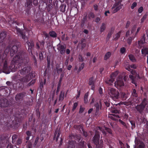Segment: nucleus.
Here are the masks:
<instances>
[{
    "label": "nucleus",
    "instance_id": "f257e3e1",
    "mask_svg": "<svg viewBox=\"0 0 148 148\" xmlns=\"http://www.w3.org/2000/svg\"><path fill=\"white\" fill-rule=\"evenodd\" d=\"M5 44L3 43L1 45V52H0V66H3V71L4 73L9 74L10 71L12 70L14 71L18 68L21 65L19 63L20 57L24 56V58L22 60L23 61V64H24L27 63L28 59L27 57V53L23 51H21L16 53L15 56L14 57L11 61L10 64L9 66H8V63L9 62L8 57L7 56L10 51V55L11 56H13L15 53L18 51V47L20 45H18V46L13 45L11 47L10 45L7 46L5 49Z\"/></svg>",
    "mask_w": 148,
    "mask_h": 148
},
{
    "label": "nucleus",
    "instance_id": "f03ea898",
    "mask_svg": "<svg viewBox=\"0 0 148 148\" xmlns=\"http://www.w3.org/2000/svg\"><path fill=\"white\" fill-rule=\"evenodd\" d=\"M27 57L28 59V61L27 63L25 64H23V60H23V58H24V57L23 56L22 57H22H20V60H20L19 63H20L21 64V65L18 68H17V69H15V70L14 71H13L12 70H11L10 71V72H15L18 69L21 68V69L19 70V71L20 73L21 74V75H24L29 73L31 70V68L30 66H27V65L28 64V63H29V59L28 56V55L27 53Z\"/></svg>",
    "mask_w": 148,
    "mask_h": 148
},
{
    "label": "nucleus",
    "instance_id": "7ed1b4c3",
    "mask_svg": "<svg viewBox=\"0 0 148 148\" xmlns=\"http://www.w3.org/2000/svg\"><path fill=\"white\" fill-rule=\"evenodd\" d=\"M10 136L8 134H3L0 135V147H4L5 145V143L9 142V138Z\"/></svg>",
    "mask_w": 148,
    "mask_h": 148
},
{
    "label": "nucleus",
    "instance_id": "20e7f679",
    "mask_svg": "<svg viewBox=\"0 0 148 148\" xmlns=\"http://www.w3.org/2000/svg\"><path fill=\"white\" fill-rule=\"evenodd\" d=\"M28 46V51L29 53L32 55L33 60L34 61V64L35 66L37 65V60L35 56L34 55L32 51V49L34 46V42L32 40H30V41H27L26 42Z\"/></svg>",
    "mask_w": 148,
    "mask_h": 148
},
{
    "label": "nucleus",
    "instance_id": "39448f33",
    "mask_svg": "<svg viewBox=\"0 0 148 148\" xmlns=\"http://www.w3.org/2000/svg\"><path fill=\"white\" fill-rule=\"evenodd\" d=\"M108 93L111 97L113 98V99H118L119 95V93L118 90L109 87L108 88Z\"/></svg>",
    "mask_w": 148,
    "mask_h": 148
},
{
    "label": "nucleus",
    "instance_id": "423d86ee",
    "mask_svg": "<svg viewBox=\"0 0 148 148\" xmlns=\"http://www.w3.org/2000/svg\"><path fill=\"white\" fill-rule=\"evenodd\" d=\"M123 5L121 4V3L120 1L115 2L113 5L111 9L113 10L112 11V14L115 13L120 10L121 9L123 6Z\"/></svg>",
    "mask_w": 148,
    "mask_h": 148
},
{
    "label": "nucleus",
    "instance_id": "0eeeda50",
    "mask_svg": "<svg viewBox=\"0 0 148 148\" xmlns=\"http://www.w3.org/2000/svg\"><path fill=\"white\" fill-rule=\"evenodd\" d=\"M11 105V103L5 98L0 99V107H6L10 106Z\"/></svg>",
    "mask_w": 148,
    "mask_h": 148
},
{
    "label": "nucleus",
    "instance_id": "6e6552de",
    "mask_svg": "<svg viewBox=\"0 0 148 148\" xmlns=\"http://www.w3.org/2000/svg\"><path fill=\"white\" fill-rule=\"evenodd\" d=\"M26 92H22L17 93L15 96V100L17 102H21L24 99V98L25 96Z\"/></svg>",
    "mask_w": 148,
    "mask_h": 148
},
{
    "label": "nucleus",
    "instance_id": "1a4fd4ad",
    "mask_svg": "<svg viewBox=\"0 0 148 148\" xmlns=\"http://www.w3.org/2000/svg\"><path fill=\"white\" fill-rule=\"evenodd\" d=\"M95 134L93 137L92 140L94 143L96 145V147L97 145L99 143L100 140V133L97 130H95Z\"/></svg>",
    "mask_w": 148,
    "mask_h": 148
},
{
    "label": "nucleus",
    "instance_id": "9d476101",
    "mask_svg": "<svg viewBox=\"0 0 148 148\" xmlns=\"http://www.w3.org/2000/svg\"><path fill=\"white\" fill-rule=\"evenodd\" d=\"M15 28L17 31L18 34L24 40H26V38L27 39V38L26 36L25 33L23 31V30H21L20 28H18L17 26L15 25V27L14 26Z\"/></svg>",
    "mask_w": 148,
    "mask_h": 148
},
{
    "label": "nucleus",
    "instance_id": "9b49d317",
    "mask_svg": "<svg viewBox=\"0 0 148 148\" xmlns=\"http://www.w3.org/2000/svg\"><path fill=\"white\" fill-rule=\"evenodd\" d=\"M145 106L140 104H138L135 107V108L137 111L141 114H143L144 113Z\"/></svg>",
    "mask_w": 148,
    "mask_h": 148
},
{
    "label": "nucleus",
    "instance_id": "f8f14e48",
    "mask_svg": "<svg viewBox=\"0 0 148 148\" xmlns=\"http://www.w3.org/2000/svg\"><path fill=\"white\" fill-rule=\"evenodd\" d=\"M57 49L61 54L63 55L65 52L66 47L65 46L59 44L57 45Z\"/></svg>",
    "mask_w": 148,
    "mask_h": 148
},
{
    "label": "nucleus",
    "instance_id": "ddd939ff",
    "mask_svg": "<svg viewBox=\"0 0 148 148\" xmlns=\"http://www.w3.org/2000/svg\"><path fill=\"white\" fill-rule=\"evenodd\" d=\"M25 6L26 8L27 11L29 12L32 6V0H27Z\"/></svg>",
    "mask_w": 148,
    "mask_h": 148
},
{
    "label": "nucleus",
    "instance_id": "4468645a",
    "mask_svg": "<svg viewBox=\"0 0 148 148\" xmlns=\"http://www.w3.org/2000/svg\"><path fill=\"white\" fill-rule=\"evenodd\" d=\"M124 85L123 81L122 79L119 80L115 83V86L118 88L119 87L124 86Z\"/></svg>",
    "mask_w": 148,
    "mask_h": 148
},
{
    "label": "nucleus",
    "instance_id": "2eb2a0df",
    "mask_svg": "<svg viewBox=\"0 0 148 148\" xmlns=\"http://www.w3.org/2000/svg\"><path fill=\"white\" fill-rule=\"evenodd\" d=\"M13 78L15 81H17L19 80L20 81L21 77L20 75L18 73H17L14 74L13 76Z\"/></svg>",
    "mask_w": 148,
    "mask_h": 148
},
{
    "label": "nucleus",
    "instance_id": "dca6fc26",
    "mask_svg": "<svg viewBox=\"0 0 148 148\" xmlns=\"http://www.w3.org/2000/svg\"><path fill=\"white\" fill-rule=\"evenodd\" d=\"M114 79L113 77H111L110 76V78H108L106 80L105 82L107 84L109 85H112V83L114 82Z\"/></svg>",
    "mask_w": 148,
    "mask_h": 148
},
{
    "label": "nucleus",
    "instance_id": "f3484780",
    "mask_svg": "<svg viewBox=\"0 0 148 148\" xmlns=\"http://www.w3.org/2000/svg\"><path fill=\"white\" fill-rule=\"evenodd\" d=\"M64 91H61L59 95L58 100L59 101H62L64 99Z\"/></svg>",
    "mask_w": 148,
    "mask_h": 148
},
{
    "label": "nucleus",
    "instance_id": "a211bd4d",
    "mask_svg": "<svg viewBox=\"0 0 148 148\" xmlns=\"http://www.w3.org/2000/svg\"><path fill=\"white\" fill-rule=\"evenodd\" d=\"M74 127L77 130H78L81 132V130L82 131L84 130L83 125L81 124L79 125H76L74 126Z\"/></svg>",
    "mask_w": 148,
    "mask_h": 148
},
{
    "label": "nucleus",
    "instance_id": "6ab92c4d",
    "mask_svg": "<svg viewBox=\"0 0 148 148\" xmlns=\"http://www.w3.org/2000/svg\"><path fill=\"white\" fill-rule=\"evenodd\" d=\"M12 110H11L10 112V113H9L8 112V111H9L8 110H6L5 111V113L6 115H4L3 116V118L4 119V117H5V119H6L10 116V114H11V112H12ZM3 122H5L4 120H3Z\"/></svg>",
    "mask_w": 148,
    "mask_h": 148
},
{
    "label": "nucleus",
    "instance_id": "aec40b11",
    "mask_svg": "<svg viewBox=\"0 0 148 148\" xmlns=\"http://www.w3.org/2000/svg\"><path fill=\"white\" fill-rule=\"evenodd\" d=\"M49 36L52 38H56L57 36L56 33L54 31H51L49 32Z\"/></svg>",
    "mask_w": 148,
    "mask_h": 148
},
{
    "label": "nucleus",
    "instance_id": "412c9836",
    "mask_svg": "<svg viewBox=\"0 0 148 148\" xmlns=\"http://www.w3.org/2000/svg\"><path fill=\"white\" fill-rule=\"evenodd\" d=\"M29 81V80L28 77V76H26L23 77H21L20 82H28Z\"/></svg>",
    "mask_w": 148,
    "mask_h": 148
},
{
    "label": "nucleus",
    "instance_id": "4be33fe9",
    "mask_svg": "<svg viewBox=\"0 0 148 148\" xmlns=\"http://www.w3.org/2000/svg\"><path fill=\"white\" fill-rule=\"evenodd\" d=\"M95 106L96 108V110H99L100 109H101L102 105L100 102L99 105V103L98 102H97L95 104Z\"/></svg>",
    "mask_w": 148,
    "mask_h": 148
},
{
    "label": "nucleus",
    "instance_id": "5701e85b",
    "mask_svg": "<svg viewBox=\"0 0 148 148\" xmlns=\"http://www.w3.org/2000/svg\"><path fill=\"white\" fill-rule=\"evenodd\" d=\"M141 52L142 54L145 56L148 54V48L143 47L141 50Z\"/></svg>",
    "mask_w": 148,
    "mask_h": 148
},
{
    "label": "nucleus",
    "instance_id": "b1692460",
    "mask_svg": "<svg viewBox=\"0 0 148 148\" xmlns=\"http://www.w3.org/2000/svg\"><path fill=\"white\" fill-rule=\"evenodd\" d=\"M135 37L130 36L127 40V42L129 45H130L131 44L132 40L134 39Z\"/></svg>",
    "mask_w": 148,
    "mask_h": 148
},
{
    "label": "nucleus",
    "instance_id": "393cba45",
    "mask_svg": "<svg viewBox=\"0 0 148 148\" xmlns=\"http://www.w3.org/2000/svg\"><path fill=\"white\" fill-rule=\"evenodd\" d=\"M132 95L134 97H137L138 96V94L136 90L135 89H133L132 90Z\"/></svg>",
    "mask_w": 148,
    "mask_h": 148
},
{
    "label": "nucleus",
    "instance_id": "a878e982",
    "mask_svg": "<svg viewBox=\"0 0 148 148\" xmlns=\"http://www.w3.org/2000/svg\"><path fill=\"white\" fill-rule=\"evenodd\" d=\"M103 141L101 139L100 142L99 141V144L97 145L96 148H103Z\"/></svg>",
    "mask_w": 148,
    "mask_h": 148
},
{
    "label": "nucleus",
    "instance_id": "bb28decb",
    "mask_svg": "<svg viewBox=\"0 0 148 148\" xmlns=\"http://www.w3.org/2000/svg\"><path fill=\"white\" fill-rule=\"evenodd\" d=\"M106 28V25L104 23H102L100 28V32L102 33L104 31Z\"/></svg>",
    "mask_w": 148,
    "mask_h": 148
},
{
    "label": "nucleus",
    "instance_id": "cd10ccee",
    "mask_svg": "<svg viewBox=\"0 0 148 148\" xmlns=\"http://www.w3.org/2000/svg\"><path fill=\"white\" fill-rule=\"evenodd\" d=\"M88 92H87L86 93L84 97V101L85 103H86L88 102Z\"/></svg>",
    "mask_w": 148,
    "mask_h": 148
},
{
    "label": "nucleus",
    "instance_id": "c85d7f7f",
    "mask_svg": "<svg viewBox=\"0 0 148 148\" xmlns=\"http://www.w3.org/2000/svg\"><path fill=\"white\" fill-rule=\"evenodd\" d=\"M128 57L130 60L132 62H135L136 61V60L132 54H130L128 56Z\"/></svg>",
    "mask_w": 148,
    "mask_h": 148
},
{
    "label": "nucleus",
    "instance_id": "c756f323",
    "mask_svg": "<svg viewBox=\"0 0 148 148\" xmlns=\"http://www.w3.org/2000/svg\"><path fill=\"white\" fill-rule=\"evenodd\" d=\"M18 136L16 134H14L12 137V143L14 144L15 143L16 141L17 140Z\"/></svg>",
    "mask_w": 148,
    "mask_h": 148
},
{
    "label": "nucleus",
    "instance_id": "7c9ffc66",
    "mask_svg": "<svg viewBox=\"0 0 148 148\" xmlns=\"http://www.w3.org/2000/svg\"><path fill=\"white\" fill-rule=\"evenodd\" d=\"M23 140L21 138H18V140L16 141L15 143H14V145H21L22 142Z\"/></svg>",
    "mask_w": 148,
    "mask_h": 148
},
{
    "label": "nucleus",
    "instance_id": "2f4dec72",
    "mask_svg": "<svg viewBox=\"0 0 148 148\" xmlns=\"http://www.w3.org/2000/svg\"><path fill=\"white\" fill-rule=\"evenodd\" d=\"M75 144L73 142H70L69 143L68 148H75Z\"/></svg>",
    "mask_w": 148,
    "mask_h": 148
},
{
    "label": "nucleus",
    "instance_id": "473e14b6",
    "mask_svg": "<svg viewBox=\"0 0 148 148\" xmlns=\"http://www.w3.org/2000/svg\"><path fill=\"white\" fill-rule=\"evenodd\" d=\"M129 121L132 125L131 129L133 130L135 128V122L134 121L129 120Z\"/></svg>",
    "mask_w": 148,
    "mask_h": 148
},
{
    "label": "nucleus",
    "instance_id": "72a5a7b5",
    "mask_svg": "<svg viewBox=\"0 0 148 148\" xmlns=\"http://www.w3.org/2000/svg\"><path fill=\"white\" fill-rule=\"evenodd\" d=\"M111 55V53L110 52H107L105 55L104 59L105 60H107L110 57Z\"/></svg>",
    "mask_w": 148,
    "mask_h": 148
},
{
    "label": "nucleus",
    "instance_id": "f704fd0d",
    "mask_svg": "<svg viewBox=\"0 0 148 148\" xmlns=\"http://www.w3.org/2000/svg\"><path fill=\"white\" fill-rule=\"evenodd\" d=\"M147 99L145 98H144L143 100L141 103L140 104H142V105L144 106L145 107L147 105Z\"/></svg>",
    "mask_w": 148,
    "mask_h": 148
},
{
    "label": "nucleus",
    "instance_id": "c9c22d12",
    "mask_svg": "<svg viewBox=\"0 0 148 148\" xmlns=\"http://www.w3.org/2000/svg\"><path fill=\"white\" fill-rule=\"evenodd\" d=\"M20 125V124L17 121H15V122H13V125L12 127H13V128L16 129L18 128Z\"/></svg>",
    "mask_w": 148,
    "mask_h": 148
},
{
    "label": "nucleus",
    "instance_id": "e433bc0d",
    "mask_svg": "<svg viewBox=\"0 0 148 148\" xmlns=\"http://www.w3.org/2000/svg\"><path fill=\"white\" fill-rule=\"evenodd\" d=\"M115 117L119 118V116L118 115L114 114H112L111 116H110V118L111 119L114 121H116V119Z\"/></svg>",
    "mask_w": 148,
    "mask_h": 148
},
{
    "label": "nucleus",
    "instance_id": "4c0bfd02",
    "mask_svg": "<svg viewBox=\"0 0 148 148\" xmlns=\"http://www.w3.org/2000/svg\"><path fill=\"white\" fill-rule=\"evenodd\" d=\"M95 17V15L94 13L92 12H90L88 15V17L90 19L91 18H93Z\"/></svg>",
    "mask_w": 148,
    "mask_h": 148
},
{
    "label": "nucleus",
    "instance_id": "58836bf2",
    "mask_svg": "<svg viewBox=\"0 0 148 148\" xmlns=\"http://www.w3.org/2000/svg\"><path fill=\"white\" fill-rule=\"evenodd\" d=\"M119 72L118 71H116L115 72L112 73L111 75V77H113L114 79L115 77L118 75Z\"/></svg>",
    "mask_w": 148,
    "mask_h": 148
},
{
    "label": "nucleus",
    "instance_id": "ea45409f",
    "mask_svg": "<svg viewBox=\"0 0 148 148\" xmlns=\"http://www.w3.org/2000/svg\"><path fill=\"white\" fill-rule=\"evenodd\" d=\"M111 112L112 113L115 114H119L120 112V110L119 109H116L115 108H114L111 110Z\"/></svg>",
    "mask_w": 148,
    "mask_h": 148
},
{
    "label": "nucleus",
    "instance_id": "a19ab883",
    "mask_svg": "<svg viewBox=\"0 0 148 148\" xmlns=\"http://www.w3.org/2000/svg\"><path fill=\"white\" fill-rule=\"evenodd\" d=\"M121 32L122 31H120L115 35V37L114 38L115 40H117L120 37Z\"/></svg>",
    "mask_w": 148,
    "mask_h": 148
},
{
    "label": "nucleus",
    "instance_id": "79ce46f5",
    "mask_svg": "<svg viewBox=\"0 0 148 148\" xmlns=\"http://www.w3.org/2000/svg\"><path fill=\"white\" fill-rule=\"evenodd\" d=\"M78 60L79 62H82L84 60V58L81 54H79L78 55Z\"/></svg>",
    "mask_w": 148,
    "mask_h": 148
},
{
    "label": "nucleus",
    "instance_id": "37998d69",
    "mask_svg": "<svg viewBox=\"0 0 148 148\" xmlns=\"http://www.w3.org/2000/svg\"><path fill=\"white\" fill-rule=\"evenodd\" d=\"M84 63H83L82 64H81L79 66V69L77 70V72L78 73L80 72V71L84 68Z\"/></svg>",
    "mask_w": 148,
    "mask_h": 148
},
{
    "label": "nucleus",
    "instance_id": "c03bdc74",
    "mask_svg": "<svg viewBox=\"0 0 148 148\" xmlns=\"http://www.w3.org/2000/svg\"><path fill=\"white\" fill-rule=\"evenodd\" d=\"M119 122L121 124L123 125V126L125 127L126 128H127V126L125 122L123 121L120 119L119 120Z\"/></svg>",
    "mask_w": 148,
    "mask_h": 148
},
{
    "label": "nucleus",
    "instance_id": "a18cd8bd",
    "mask_svg": "<svg viewBox=\"0 0 148 148\" xmlns=\"http://www.w3.org/2000/svg\"><path fill=\"white\" fill-rule=\"evenodd\" d=\"M105 130H106L107 132H108L109 134H111V135H112V130L110 129L107 127H105Z\"/></svg>",
    "mask_w": 148,
    "mask_h": 148
},
{
    "label": "nucleus",
    "instance_id": "49530a36",
    "mask_svg": "<svg viewBox=\"0 0 148 148\" xmlns=\"http://www.w3.org/2000/svg\"><path fill=\"white\" fill-rule=\"evenodd\" d=\"M120 52L121 54H124L126 52V49L124 47L121 48L120 49Z\"/></svg>",
    "mask_w": 148,
    "mask_h": 148
},
{
    "label": "nucleus",
    "instance_id": "de8ad7c7",
    "mask_svg": "<svg viewBox=\"0 0 148 148\" xmlns=\"http://www.w3.org/2000/svg\"><path fill=\"white\" fill-rule=\"evenodd\" d=\"M121 97L123 100H125L127 98V95L124 93H122L121 94Z\"/></svg>",
    "mask_w": 148,
    "mask_h": 148
},
{
    "label": "nucleus",
    "instance_id": "09e8293b",
    "mask_svg": "<svg viewBox=\"0 0 148 148\" xmlns=\"http://www.w3.org/2000/svg\"><path fill=\"white\" fill-rule=\"evenodd\" d=\"M94 84V82L93 81V78L91 77L90 78L89 80V84L91 85Z\"/></svg>",
    "mask_w": 148,
    "mask_h": 148
},
{
    "label": "nucleus",
    "instance_id": "8fccbe9b",
    "mask_svg": "<svg viewBox=\"0 0 148 148\" xmlns=\"http://www.w3.org/2000/svg\"><path fill=\"white\" fill-rule=\"evenodd\" d=\"M103 101L105 105L107 107H109L110 106V103L109 101L104 100Z\"/></svg>",
    "mask_w": 148,
    "mask_h": 148
},
{
    "label": "nucleus",
    "instance_id": "3c124183",
    "mask_svg": "<svg viewBox=\"0 0 148 148\" xmlns=\"http://www.w3.org/2000/svg\"><path fill=\"white\" fill-rule=\"evenodd\" d=\"M78 105V103L77 102H75L74 103L73 108L72 109V111H74L75 110L77 106Z\"/></svg>",
    "mask_w": 148,
    "mask_h": 148
},
{
    "label": "nucleus",
    "instance_id": "603ef678",
    "mask_svg": "<svg viewBox=\"0 0 148 148\" xmlns=\"http://www.w3.org/2000/svg\"><path fill=\"white\" fill-rule=\"evenodd\" d=\"M80 42H81L80 43L82 44L81 46V49H82L85 47H86V44L85 43H83V41L82 40H81Z\"/></svg>",
    "mask_w": 148,
    "mask_h": 148
},
{
    "label": "nucleus",
    "instance_id": "864d4df0",
    "mask_svg": "<svg viewBox=\"0 0 148 148\" xmlns=\"http://www.w3.org/2000/svg\"><path fill=\"white\" fill-rule=\"evenodd\" d=\"M47 67L48 69L50 68V59L48 58H47Z\"/></svg>",
    "mask_w": 148,
    "mask_h": 148
},
{
    "label": "nucleus",
    "instance_id": "5fc2aeb1",
    "mask_svg": "<svg viewBox=\"0 0 148 148\" xmlns=\"http://www.w3.org/2000/svg\"><path fill=\"white\" fill-rule=\"evenodd\" d=\"M137 3L136 2H134L132 4V5L131 7L132 9L133 10L134 8L137 6Z\"/></svg>",
    "mask_w": 148,
    "mask_h": 148
},
{
    "label": "nucleus",
    "instance_id": "6e6d98bb",
    "mask_svg": "<svg viewBox=\"0 0 148 148\" xmlns=\"http://www.w3.org/2000/svg\"><path fill=\"white\" fill-rule=\"evenodd\" d=\"M83 135L86 137H87L88 136V133L84 130L82 131Z\"/></svg>",
    "mask_w": 148,
    "mask_h": 148
},
{
    "label": "nucleus",
    "instance_id": "4d7b16f0",
    "mask_svg": "<svg viewBox=\"0 0 148 148\" xmlns=\"http://www.w3.org/2000/svg\"><path fill=\"white\" fill-rule=\"evenodd\" d=\"M39 43L41 48H42L43 47H44V46L45 42L43 40L40 41Z\"/></svg>",
    "mask_w": 148,
    "mask_h": 148
},
{
    "label": "nucleus",
    "instance_id": "13d9d810",
    "mask_svg": "<svg viewBox=\"0 0 148 148\" xmlns=\"http://www.w3.org/2000/svg\"><path fill=\"white\" fill-rule=\"evenodd\" d=\"M147 17V15L145 14L144 15L143 18L141 19V23H143L145 19Z\"/></svg>",
    "mask_w": 148,
    "mask_h": 148
},
{
    "label": "nucleus",
    "instance_id": "bf43d9fd",
    "mask_svg": "<svg viewBox=\"0 0 148 148\" xmlns=\"http://www.w3.org/2000/svg\"><path fill=\"white\" fill-rule=\"evenodd\" d=\"M43 51H40L39 53V58L40 60H42L43 58Z\"/></svg>",
    "mask_w": 148,
    "mask_h": 148
},
{
    "label": "nucleus",
    "instance_id": "052dcab7",
    "mask_svg": "<svg viewBox=\"0 0 148 148\" xmlns=\"http://www.w3.org/2000/svg\"><path fill=\"white\" fill-rule=\"evenodd\" d=\"M14 24H16V25H22L21 23H19L17 21H13V22L12 23V25H14Z\"/></svg>",
    "mask_w": 148,
    "mask_h": 148
},
{
    "label": "nucleus",
    "instance_id": "680f3d73",
    "mask_svg": "<svg viewBox=\"0 0 148 148\" xmlns=\"http://www.w3.org/2000/svg\"><path fill=\"white\" fill-rule=\"evenodd\" d=\"M39 140V138L38 136H37V137H36L35 140L34 142V145H35L36 146L37 145L38 143V142Z\"/></svg>",
    "mask_w": 148,
    "mask_h": 148
},
{
    "label": "nucleus",
    "instance_id": "e2e57ef3",
    "mask_svg": "<svg viewBox=\"0 0 148 148\" xmlns=\"http://www.w3.org/2000/svg\"><path fill=\"white\" fill-rule=\"evenodd\" d=\"M143 7L142 6L138 8V12L139 13H141L143 12Z\"/></svg>",
    "mask_w": 148,
    "mask_h": 148
},
{
    "label": "nucleus",
    "instance_id": "0e129e2a",
    "mask_svg": "<svg viewBox=\"0 0 148 148\" xmlns=\"http://www.w3.org/2000/svg\"><path fill=\"white\" fill-rule=\"evenodd\" d=\"M27 148H32V144L31 142H29L27 145Z\"/></svg>",
    "mask_w": 148,
    "mask_h": 148
},
{
    "label": "nucleus",
    "instance_id": "69168bd1",
    "mask_svg": "<svg viewBox=\"0 0 148 148\" xmlns=\"http://www.w3.org/2000/svg\"><path fill=\"white\" fill-rule=\"evenodd\" d=\"M132 81L131 82L132 83L134 84H135V86L136 87L137 86V84L136 82V81L135 80V79H133L131 80Z\"/></svg>",
    "mask_w": 148,
    "mask_h": 148
},
{
    "label": "nucleus",
    "instance_id": "338daca9",
    "mask_svg": "<svg viewBox=\"0 0 148 148\" xmlns=\"http://www.w3.org/2000/svg\"><path fill=\"white\" fill-rule=\"evenodd\" d=\"M123 79L125 82H127L129 79L128 76L127 75H125L123 77Z\"/></svg>",
    "mask_w": 148,
    "mask_h": 148
},
{
    "label": "nucleus",
    "instance_id": "774afa93",
    "mask_svg": "<svg viewBox=\"0 0 148 148\" xmlns=\"http://www.w3.org/2000/svg\"><path fill=\"white\" fill-rule=\"evenodd\" d=\"M6 148H13V146L11 143H10L7 145Z\"/></svg>",
    "mask_w": 148,
    "mask_h": 148
}]
</instances>
